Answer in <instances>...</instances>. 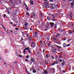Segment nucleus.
<instances>
[{"instance_id": "1", "label": "nucleus", "mask_w": 74, "mask_h": 74, "mask_svg": "<svg viewBox=\"0 0 74 74\" xmlns=\"http://www.w3.org/2000/svg\"><path fill=\"white\" fill-rule=\"evenodd\" d=\"M45 6H46L47 8H49V7H50V6L49 5V3H48V2H45Z\"/></svg>"}, {"instance_id": "2", "label": "nucleus", "mask_w": 74, "mask_h": 74, "mask_svg": "<svg viewBox=\"0 0 74 74\" xmlns=\"http://www.w3.org/2000/svg\"><path fill=\"white\" fill-rule=\"evenodd\" d=\"M30 49L29 47H27V48H26L25 49V50H28V51L29 52V53L30 54L31 53V52L30 51Z\"/></svg>"}, {"instance_id": "3", "label": "nucleus", "mask_w": 74, "mask_h": 74, "mask_svg": "<svg viewBox=\"0 0 74 74\" xmlns=\"http://www.w3.org/2000/svg\"><path fill=\"white\" fill-rule=\"evenodd\" d=\"M52 50L53 53H56V50L55 49V47H53V49H52Z\"/></svg>"}, {"instance_id": "4", "label": "nucleus", "mask_w": 74, "mask_h": 74, "mask_svg": "<svg viewBox=\"0 0 74 74\" xmlns=\"http://www.w3.org/2000/svg\"><path fill=\"white\" fill-rule=\"evenodd\" d=\"M31 44L32 46L33 47H35L36 46V43H35V42H32Z\"/></svg>"}, {"instance_id": "5", "label": "nucleus", "mask_w": 74, "mask_h": 74, "mask_svg": "<svg viewBox=\"0 0 74 74\" xmlns=\"http://www.w3.org/2000/svg\"><path fill=\"white\" fill-rule=\"evenodd\" d=\"M50 25L51 27H53V26H54V23H50Z\"/></svg>"}, {"instance_id": "6", "label": "nucleus", "mask_w": 74, "mask_h": 74, "mask_svg": "<svg viewBox=\"0 0 74 74\" xmlns=\"http://www.w3.org/2000/svg\"><path fill=\"white\" fill-rule=\"evenodd\" d=\"M23 36H24V37H27V33L26 32H25L24 34H23Z\"/></svg>"}, {"instance_id": "7", "label": "nucleus", "mask_w": 74, "mask_h": 74, "mask_svg": "<svg viewBox=\"0 0 74 74\" xmlns=\"http://www.w3.org/2000/svg\"><path fill=\"white\" fill-rule=\"evenodd\" d=\"M32 14L33 17H35V16H36V14H34V12L32 13Z\"/></svg>"}, {"instance_id": "8", "label": "nucleus", "mask_w": 74, "mask_h": 74, "mask_svg": "<svg viewBox=\"0 0 74 74\" xmlns=\"http://www.w3.org/2000/svg\"><path fill=\"white\" fill-rule=\"evenodd\" d=\"M27 25H28V23L27 22H25V26L26 27H27Z\"/></svg>"}, {"instance_id": "9", "label": "nucleus", "mask_w": 74, "mask_h": 74, "mask_svg": "<svg viewBox=\"0 0 74 74\" xmlns=\"http://www.w3.org/2000/svg\"><path fill=\"white\" fill-rule=\"evenodd\" d=\"M65 64V63L64 62H64H62L61 64L62 66H64V64Z\"/></svg>"}, {"instance_id": "10", "label": "nucleus", "mask_w": 74, "mask_h": 74, "mask_svg": "<svg viewBox=\"0 0 74 74\" xmlns=\"http://www.w3.org/2000/svg\"><path fill=\"white\" fill-rule=\"evenodd\" d=\"M56 61H59V58L57 56H56Z\"/></svg>"}, {"instance_id": "11", "label": "nucleus", "mask_w": 74, "mask_h": 74, "mask_svg": "<svg viewBox=\"0 0 74 74\" xmlns=\"http://www.w3.org/2000/svg\"><path fill=\"white\" fill-rule=\"evenodd\" d=\"M37 33H38V32L36 31L34 32V34H35L36 35H37Z\"/></svg>"}, {"instance_id": "12", "label": "nucleus", "mask_w": 74, "mask_h": 74, "mask_svg": "<svg viewBox=\"0 0 74 74\" xmlns=\"http://www.w3.org/2000/svg\"><path fill=\"white\" fill-rule=\"evenodd\" d=\"M33 37L34 38H35V37H37V35H36V34H34L33 35Z\"/></svg>"}, {"instance_id": "13", "label": "nucleus", "mask_w": 74, "mask_h": 74, "mask_svg": "<svg viewBox=\"0 0 74 74\" xmlns=\"http://www.w3.org/2000/svg\"><path fill=\"white\" fill-rule=\"evenodd\" d=\"M49 54H48L46 55V57L47 58H48L49 57Z\"/></svg>"}, {"instance_id": "14", "label": "nucleus", "mask_w": 74, "mask_h": 74, "mask_svg": "<svg viewBox=\"0 0 74 74\" xmlns=\"http://www.w3.org/2000/svg\"><path fill=\"white\" fill-rule=\"evenodd\" d=\"M33 71L34 73H36V72H37V71H36L35 70H33Z\"/></svg>"}, {"instance_id": "15", "label": "nucleus", "mask_w": 74, "mask_h": 74, "mask_svg": "<svg viewBox=\"0 0 74 74\" xmlns=\"http://www.w3.org/2000/svg\"><path fill=\"white\" fill-rule=\"evenodd\" d=\"M55 47H57L58 48H59V49H60V48L61 47H59L58 46V45H55Z\"/></svg>"}, {"instance_id": "16", "label": "nucleus", "mask_w": 74, "mask_h": 74, "mask_svg": "<svg viewBox=\"0 0 74 74\" xmlns=\"http://www.w3.org/2000/svg\"><path fill=\"white\" fill-rule=\"evenodd\" d=\"M30 1L31 2V4H32V5H33V4H34L33 1H32V0H30Z\"/></svg>"}, {"instance_id": "17", "label": "nucleus", "mask_w": 74, "mask_h": 74, "mask_svg": "<svg viewBox=\"0 0 74 74\" xmlns=\"http://www.w3.org/2000/svg\"><path fill=\"white\" fill-rule=\"evenodd\" d=\"M66 46H67V44L66 43H64V44L63 45V46L64 47H66Z\"/></svg>"}, {"instance_id": "18", "label": "nucleus", "mask_w": 74, "mask_h": 74, "mask_svg": "<svg viewBox=\"0 0 74 74\" xmlns=\"http://www.w3.org/2000/svg\"><path fill=\"white\" fill-rule=\"evenodd\" d=\"M44 73L45 74H47V73H48V72H47V71L45 70L44 71Z\"/></svg>"}, {"instance_id": "19", "label": "nucleus", "mask_w": 74, "mask_h": 74, "mask_svg": "<svg viewBox=\"0 0 74 74\" xmlns=\"http://www.w3.org/2000/svg\"><path fill=\"white\" fill-rule=\"evenodd\" d=\"M47 70H48V71H51V69H50L49 68H47Z\"/></svg>"}, {"instance_id": "20", "label": "nucleus", "mask_w": 74, "mask_h": 74, "mask_svg": "<svg viewBox=\"0 0 74 74\" xmlns=\"http://www.w3.org/2000/svg\"><path fill=\"white\" fill-rule=\"evenodd\" d=\"M31 61L32 62H35L34 60H33V59H31Z\"/></svg>"}, {"instance_id": "21", "label": "nucleus", "mask_w": 74, "mask_h": 74, "mask_svg": "<svg viewBox=\"0 0 74 74\" xmlns=\"http://www.w3.org/2000/svg\"><path fill=\"white\" fill-rule=\"evenodd\" d=\"M23 53H24V55L26 54V50H25V49H24V50Z\"/></svg>"}, {"instance_id": "22", "label": "nucleus", "mask_w": 74, "mask_h": 74, "mask_svg": "<svg viewBox=\"0 0 74 74\" xmlns=\"http://www.w3.org/2000/svg\"><path fill=\"white\" fill-rule=\"evenodd\" d=\"M55 64V62H53V64H51V66H53Z\"/></svg>"}, {"instance_id": "23", "label": "nucleus", "mask_w": 74, "mask_h": 74, "mask_svg": "<svg viewBox=\"0 0 74 74\" xmlns=\"http://www.w3.org/2000/svg\"><path fill=\"white\" fill-rule=\"evenodd\" d=\"M28 38L29 40H32V37L30 36Z\"/></svg>"}, {"instance_id": "24", "label": "nucleus", "mask_w": 74, "mask_h": 74, "mask_svg": "<svg viewBox=\"0 0 74 74\" xmlns=\"http://www.w3.org/2000/svg\"><path fill=\"white\" fill-rule=\"evenodd\" d=\"M55 64H58V61H55Z\"/></svg>"}, {"instance_id": "25", "label": "nucleus", "mask_w": 74, "mask_h": 74, "mask_svg": "<svg viewBox=\"0 0 74 74\" xmlns=\"http://www.w3.org/2000/svg\"><path fill=\"white\" fill-rule=\"evenodd\" d=\"M47 19L49 21V20H50V17H47Z\"/></svg>"}, {"instance_id": "26", "label": "nucleus", "mask_w": 74, "mask_h": 74, "mask_svg": "<svg viewBox=\"0 0 74 74\" xmlns=\"http://www.w3.org/2000/svg\"><path fill=\"white\" fill-rule=\"evenodd\" d=\"M59 61L60 62H63V60H62V59L59 60Z\"/></svg>"}, {"instance_id": "27", "label": "nucleus", "mask_w": 74, "mask_h": 74, "mask_svg": "<svg viewBox=\"0 0 74 74\" xmlns=\"http://www.w3.org/2000/svg\"><path fill=\"white\" fill-rule=\"evenodd\" d=\"M51 16L53 18H55V17L54 16V15L53 14H52Z\"/></svg>"}, {"instance_id": "28", "label": "nucleus", "mask_w": 74, "mask_h": 74, "mask_svg": "<svg viewBox=\"0 0 74 74\" xmlns=\"http://www.w3.org/2000/svg\"><path fill=\"white\" fill-rule=\"evenodd\" d=\"M18 56H19V57H20V58L22 57V56L21 55H18Z\"/></svg>"}, {"instance_id": "29", "label": "nucleus", "mask_w": 74, "mask_h": 74, "mask_svg": "<svg viewBox=\"0 0 74 74\" xmlns=\"http://www.w3.org/2000/svg\"><path fill=\"white\" fill-rule=\"evenodd\" d=\"M51 58H52V59H53V60H54V57H53V56H51Z\"/></svg>"}, {"instance_id": "30", "label": "nucleus", "mask_w": 74, "mask_h": 74, "mask_svg": "<svg viewBox=\"0 0 74 74\" xmlns=\"http://www.w3.org/2000/svg\"><path fill=\"white\" fill-rule=\"evenodd\" d=\"M70 16L71 18H73V16L71 15H70Z\"/></svg>"}, {"instance_id": "31", "label": "nucleus", "mask_w": 74, "mask_h": 74, "mask_svg": "<svg viewBox=\"0 0 74 74\" xmlns=\"http://www.w3.org/2000/svg\"><path fill=\"white\" fill-rule=\"evenodd\" d=\"M71 5H74V3H71Z\"/></svg>"}, {"instance_id": "32", "label": "nucleus", "mask_w": 74, "mask_h": 74, "mask_svg": "<svg viewBox=\"0 0 74 74\" xmlns=\"http://www.w3.org/2000/svg\"><path fill=\"white\" fill-rule=\"evenodd\" d=\"M2 27L3 28L5 29V27H4V26L2 25Z\"/></svg>"}, {"instance_id": "33", "label": "nucleus", "mask_w": 74, "mask_h": 74, "mask_svg": "<svg viewBox=\"0 0 74 74\" xmlns=\"http://www.w3.org/2000/svg\"><path fill=\"white\" fill-rule=\"evenodd\" d=\"M49 1L51 2H53V0H49Z\"/></svg>"}, {"instance_id": "34", "label": "nucleus", "mask_w": 74, "mask_h": 74, "mask_svg": "<svg viewBox=\"0 0 74 74\" xmlns=\"http://www.w3.org/2000/svg\"><path fill=\"white\" fill-rule=\"evenodd\" d=\"M70 44H68L67 45L66 47H69V46H70Z\"/></svg>"}, {"instance_id": "35", "label": "nucleus", "mask_w": 74, "mask_h": 74, "mask_svg": "<svg viewBox=\"0 0 74 74\" xmlns=\"http://www.w3.org/2000/svg\"><path fill=\"white\" fill-rule=\"evenodd\" d=\"M26 14L27 15H29V13H26Z\"/></svg>"}, {"instance_id": "36", "label": "nucleus", "mask_w": 74, "mask_h": 74, "mask_svg": "<svg viewBox=\"0 0 74 74\" xmlns=\"http://www.w3.org/2000/svg\"><path fill=\"white\" fill-rule=\"evenodd\" d=\"M26 10H27V11H28V10H29V9H28V8L26 7Z\"/></svg>"}, {"instance_id": "37", "label": "nucleus", "mask_w": 74, "mask_h": 74, "mask_svg": "<svg viewBox=\"0 0 74 74\" xmlns=\"http://www.w3.org/2000/svg\"><path fill=\"white\" fill-rule=\"evenodd\" d=\"M40 43H41V44H42V41L41 40H40Z\"/></svg>"}, {"instance_id": "38", "label": "nucleus", "mask_w": 74, "mask_h": 74, "mask_svg": "<svg viewBox=\"0 0 74 74\" xmlns=\"http://www.w3.org/2000/svg\"><path fill=\"white\" fill-rule=\"evenodd\" d=\"M10 2L11 3H12V0H11L10 1Z\"/></svg>"}, {"instance_id": "39", "label": "nucleus", "mask_w": 74, "mask_h": 74, "mask_svg": "<svg viewBox=\"0 0 74 74\" xmlns=\"http://www.w3.org/2000/svg\"><path fill=\"white\" fill-rule=\"evenodd\" d=\"M62 71L63 72V73H66V71H65V70Z\"/></svg>"}, {"instance_id": "40", "label": "nucleus", "mask_w": 74, "mask_h": 74, "mask_svg": "<svg viewBox=\"0 0 74 74\" xmlns=\"http://www.w3.org/2000/svg\"><path fill=\"white\" fill-rule=\"evenodd\" d=\"M29 58V55H27V57H26V58H27H27Z\"/></svg>"}, {"instance_id": "41", "label": "nucleus", "mask_w": 74, "mask_h": 74, "mask_svg": "<svg viewBox=\"0 0 74 74\" xmlns=\"http://www.w3.org/2000/svg\"><path fill=\"white\" fill-rule=\"evenodd\" d=\"M34 70V68H32V69H30V71H31V70Z\"/></svg>"}, {"instance_id": "42", "label": "nucleus", "mask_w": 74, "mask_h": 74, "mask_svg": "<svg viewBox=\"0 0 74 74\" xmlns=\"http://www.w3.org/2000/svg\"><path fill=\"white\" fill-rule=\"evenodd\" d=\"M7 12H8V14H10V13H9V10H7Z\"/></svg>"}, {"instance_id": "43", "label": "nucleus", "mask_w": 74, "mask_h": 74, "mask_svg": "<svg viewBox=\"0 0 74 74\" xmlns=\"http://www.w3.org/2000/svg\"><path fill=\"white\" fill-rule=\"evenodd\" d=\"M74 5H71V8H73V6Z\"/></svg>"}, {"instance_id": "44", "label": "nucleus", "mask_w": 74, "mask_h": 74, "mask_svg": "<svg viewBox=\"0 0 74 74\" xmlns=\"http://www.w3.org/2000/svg\"><path fill=\"white\" fill-rule=\"evenodd\" d=\"M59 58H61V57H62V56L61 55H59Z\"/></svg>"}, {"instance_id": "45", "label": "nucleus", "mask_w": 74, "mask_h": 74, "mask_svg": "<svg viewBox=\"0 0 74 74\" xmlns=\"http://www.w3.org/2000/svg\"><path fill=\"white\" fill-rule=\"evenodd\" d=\"M45 63H48V61H45Z\"/></svg>"}, {"instance_id": "46", "label": "nucleus", "mask_w": 74, "mask_h": 74, "mask_svg": "<svg viewBox=\"0 0 74 74\" xmlns=\"http://www.w3.org/2000/svg\"><path fill=\"white\" fill-rule=\"evenodd\" d=\"M6 16V15L5 14H4L3 15L4 17H5Z\"/></svg>"}, {"instance_id": "47", "label": "nucleus", "mask_w": 74, "mask_h": 74, "mask_svg": "<svg viewBox=\"0 0 74 74\" xmlns=\"http://www.w3.org/2000/svg\"><path fill=\"white\" fill-rule=\"evenodd\" d=\"M52 20L53 21H55V19H52Z\"/></svg>"}, {"instance_id": "48", "label": "nucleus", "mask_w": 74, "mask_h": 74, "mask_svg": "<svg viewBox=\"0 0 74 74\" xmlns=\"http://www.w3.org/2000/svg\"><path fill=\"white\" fill-rule=\"evenodd\" d=\"M27 61H28V60L27 59H26L25 62H27Z\"/></svg>"}, {"instance_id": "49", "label": "nucleus", "mask_w": 74, "mask_h": 74, "mask_svg": "<svg viewBox=\"0 0 74 74\" xmlns=\"http://www.w3.org/2000/svg\"><path fill=\"white\" fill-rule=\"evenodd\" d=\"M51 48H54V47H53V45H52L51 46Z\"/></svg>"}, {"instance_id": "50", "label": "nucleus", "mask_w": 74, "mask_h": 74, "mask_svg": "<svg viewBox=\"0 0 74 74\" xmlns=\"http://www.w3.org/2000/svg\"><path fill=\"white\" fill-rule=\"evenodd\" d=\"M62 1H63L64 2L66 0H62Z\"/></svg>"}, {"instance_id": "51", "label": "nucleus", "mask_w": 74, "mask_h": 74, "mask_svg": "<svg viewBox=\"0 0 74 74\" xmlns=\"http://www.w3.org/2000/svg\"><path fill=\"white\" fill-rule=\"evenodd\" d=\"M21 41H23V38H21Z\"/></svg>"}, {"instance_id": "52", "label": "nucleus", "mask_w": 74, "mask_h": 74, "mask_svg": "<svg viewBox=\"0 0 74 74\" xmlns=\"http://www.w3.org/2000/svg\"><path fill=\"white\" fill-rule=\"evenodd\" d=\"M29 34H27V37H29Z\"/></svg>"}, {"instance_id": "53", "label": "nucleus", "mask_w": 74, "mask_h": 74, "mask_svg": "<svg viewBox=\"0 0 74 74\" xmlns=\"http://www.w3.org/2000/svg\"><path fill=\"white\" fill-rule=\"evenodd\" d=\"M15 29L16 30H18V29L17 28H16Z\"/></svg>"}, {"instance_id": "54", "label": "nucleus", "mask_w": 74, "mask_h": 74, "mask_svg": "<svg viewBox=\"0 0 74 74\" xmlns=\"http://www.w3.org/2000/svg\"><path fill=\"white\" fill-rule=\"evenodd\" d=\"M10 32H11V33H12L13 32V31H12V30H10Z\"/></svg>"}, {"instance_id": "55", "label": "nucleus", "mask_w": 74, "mask_h": 74, "mask_svg": "<svg viewBox=\"0 0 74 74\" xmlns=\"http://www.w3.org/2000/svg\"><path fill=\"white\" fill-rule=\"evenodd\" d=\"M10 24H13V23L12 22H10Z\"/></svg>"}, {"instance_id": "56", "label": "nucleus", "mask_w": 74, "mask_h": 74, "mask_svg": "<svg viewBox=\"0 0 74 74\" xmlns=\"http://www.w3.org/2000/svg\"><path fill=\"white\" fill-rule=\"evenodd\" d=\"M48 45L49 46H50V43H48Z\"/></svg>"}, {"instance_id": "57", "label": "nucleus", "mask_w": 74, "mask_h": 74, "mask_svg": "<svg viewBox=\"0 0 74 74\" xmlns=\"http://www.w3.org/2000/svg\"><path fill=\"white\" fill-rule=\"evenodd\" d=\"M56 6L57 7H59V5H56Z\"/></svg>"}, {"instance_id": "58", "label": "nucleus", "mask_w": 74, "mask_h": 74, "mask_svg": "<svg viewBox=\"0 0 74 74\" xmlns=\"http://www.w3.org/2000/svg\"><path fill=\"white\" fill-rule=\"evenodd\" d=\"M14 33H17V32H16V31H15V32H14Z\"/></svg>"}, {"instance_id": "59", "label": "nucleus", "mask_w": 74, "mask_h": 74, "mask_svg": "<svg viewBox=\"0 0 74 74\" xmlns=\"http://www.w3.org/2000/svg\"><path fill=\"white\" fill-rule=\"evenodd\" d=\"M70 33H72V32H71V31H70L69 32Z\"/></svg>"}, {"instance_id": "60", "label": "nucleus", "mask_w": 74, "mask_h": 74, "mask_svg": "<svg viewBox=\"0 0 74 74\" xmlns=\"http://www.w3.org/2000/svg\"><path fill=\"white\" fill-rule=\"evenodd\" d=\"M59 36V34H57V35L56 36Z\"/></svg>"}, {"instance_id": "61", "label": "nucleus", "mask_w": 74, "mask_h": 74, "mask_svg": "<svg viewBox=\"0 0 74 74\" xmlns=\"http://www.w3.org/2000/svg\"><path fill=\"white\" fill-rule=\"evenodd\" d=\"M12 7H15V6L14 5H13Z\"/></svg>"}, {"instance_id": "62", "label": "nucleus", "mask_w": 74, "mask_h": 74, "mask_svg": "<svg viewBox=\"0 0 74 74\" xmlns=\"http://www.w3.org/2000/svg\"><path fill=\"white\" fill-rule=\"evenodd\" d=\"M61 32H64V30H62V31H61Z\"/></svg>"}, {"instance_id": "63", "label": "nucleus", "mask_w": 74, "mask_h": 74, "mask_svg": "<svg viewBox=\"0 0 74 74\" xmlns=\"http://www.w3.org/2000/svg\"><path fill=\"white\" fill-rule=\"evenodd\" d=\"M14 26H16V24H14Z\"/></svg>"}, {"instance_id": "64", "label": "nucleus", "mask_w": 74, "mask_h": 74, "mask_svg": "<svg viewBox=\"0 0 74 74\" xmlns=\"http://www.w3.org/2000/svg\"><path fill=\"white\" fill-rule=\"evenodd\" d=\"M73 3H74V0H72Z\"/></svg>"}]
</instances>
